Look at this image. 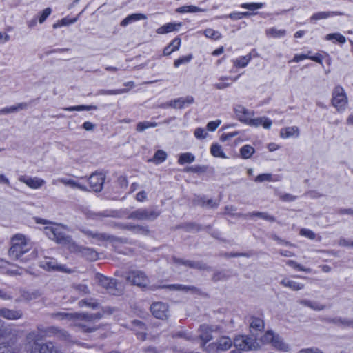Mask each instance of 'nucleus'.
<instances>
[{
  "label": "nucleus",
  "mask_w": 353,
  "mask_h": 353,
  "mask_svg": "<svg viewBox=\"0 0 353 353\" xmlns=\"http://www.w3.org/2000/svg\"><path fill=\"white\" fill-rule=\"evenodd\" d=\"M30 239L22 234H17L11 239V246L8 251L10 258L22 262L34 259L37 256Z\"/></svg>",
  "instance_id": "obj_1"
},
{
  "label": "nucleus",
  "mask_w": 353,
  "mask_h": 353,
  "mask_svg": "<svg viewBox=\"0 0 353 353\" xmlns=\"http://www.w3.org/2000/svg\"><path fill=\"white\" fill-rule=\"evenodd\" d=\"M68 232V228L58 223H50L44 228V233L49 239L62 244L67 250L70 248V243H73Z\"/></svg>",
  "instance_id": "obj_2"
},
{
  "label": "nucleus",
  "mask_w": 353,
  "mask_h": 353,
  "mask_svg": "<svg viewBox=\"0 0 353 353\" xmlns=\"http://www.w3.org/2000/svg\"><path fill=\"white\" fill-rule=\"evenodd\" d=\"M331 103L339 112H343L346 110L348 98L341 85H338L333 88Z\"/></svg>",
  "instance_id": "obj_3"
},
{
  "label": "nucleus",
  "mask_w": 353,
  "mask_h": 353,
  "mask_svg": "<svg viewBox=\"0 0 353 353\" xmlns=\"http://www.w3.org/2000/svg\"><path fill=\"white\" fill-rule=\"evenodd\" d=\"M233 343L236 348L241 350L249 351L260 349V344L257 339L251 336H238L234 339Z\"/></svg>",
  "instance_id": "obj_4"
},
{
  "label": "nucleus",
  "mask_w": 353,
  "mask_h": 353,
  "mask_svg": "<svg viewBox=\"0 0 353 353\" xmlns=\"http://www.w3.org/2000/svg\"><path fill=\"white\" fill-rule=\"evenodd\" d=\"M233 344L232 339L225 336L219 338L215 342L210 343L205 347V352L207 353H219L220 352L227 351Z\"/></svg>",
  "instance_id": "obj_5"
},
{
  "label": "nucleus",
  "mask_w": 353,
  "mask_h": 353,
  "mask_svg": "<svg viewBox=\"0 0 353 353\" xmlns=\"http://www.w3.org/2000/svg\"><path fill=\"white\" fill-rule=\"evenodd\" d=\"M70 252L77 254L89 261H96L99 259V254L94 250L90 248L81 247L75 243H70Z\"/></svg>",
  "instance_id": "obj_6"
},
{
  "label": "nucleus",
  "mask_w": 353,
  "mask_h": 353,
  "mask_svg": "<svg viewBox=\"0 0 353 353\" xmlns=\"http://www.w3.org/2000/svg\"><path fill=\"white\" fill-rule=\"evenodd\" d=\"M126 279L132 284L140 288H145L149 283L148 276L141 270H133L130 272Z\"/></svg>",
  "instance_id": "obj_7"
},
{
  "label": "nucleus",
  "mask_w": 353,
  "mask_h": 353,
  "mask_svg": "<svg viewBox=\"0 0 353 353\" xmlns=\"http://www.w3.org/2000/svg\"><path fill=\"white\" fill-rule=\"evenodd\" d=\"M96 279L99 285L104 288L108 293L113 295H118L121 290L117 287V282L114 279L106 277L102 274H97Z\"/></svg>",
  "instance_id": "obj_8"
},
{
  "label": "nucleus",
  "mask_w": 353,
  "mask_h": 353,
  "mask_svg": "<svg viewBox=\"0 0 353 353\" xmlns=\"http://www.w3.org/2000/svg\"><path fill=\"white\" fill-rule=\"evenodd\" d=\"M234 112L236 119L241 123L248 125L252 117L254 116V112L249 110L242 105H235Z\"/></svg>",
  "instance_id": "obj_9"
},
{
  "label": "nucleus",
  "mask_w": 353,
  "mask_h": 353,
  "mask_svg": "<svg viewBox=\"0 0 353 353\" xmlns=\"http://www.w3.org/2000/svg\"><path fill=\"white\" fill-rule=\"evenodd\" d=\"M214 330L212 327L207 325H201L199 330V339L201 341L200 346L203 351L205 347L208 346V343L212 339V332Z\"/></svg>",
  "instance_id": "obj_10"
},
{
  "label": "nucleus",
  "mask_w": 353,
  "mask_h": 353,
  "mask_svg": "<svg viewBox=\"0 0 353 353\" xmlns=\"http://www.w3.org/2000/svg\"><path fill=\"white\" fill-rule=\"evenodd\" d=\"M159 215V212L142 208L132 212L130 217L138 220H153Z\"/></svg>",
  "instance_id": "obj_11"
},
{
  "label": "nucleus",
  "mask_w": 353,
  "mask_h": 353,
  "mask_svg": "<svg viewBox=\"0 0 353 353\" xmlns=\"http://www.w3.org/2000/svg\"><path fill=\"white\" fill-rule=\"evenodd\" d=\"M40 267L48 271L67 272L65 266L59 264L54 258L46 257L40 262Z\"/></svg>",
  "instance_id": "obj_12"
},
{
  "label": "nucleus",
  "mask_w": 353,
  "mask_h": 353,
  "mask_svg": "<svg viewBox=\"0 0 353 353\" xmlns=\"http://www.w3.org/2000/svg\"><path fill=\"white\" fill-rule=\"evenodd\" d=\"M150 310L156 318L161 319H166L169 313L168 305L162 302L153 303L150 307Z\"/></svg>",
  "instance_id": "obj_13"
},
{
  "label": "nucleus",
  "mask_w": 353,
  "mask_h": 353,
  "mask_svg": "<svg viewBox=\"0 0 353 353\" xmlns=\"http://www.w3.org/2000/svg\"><path fill=\"white\" fill-rule=\"evenodd\" d=\"M87 234L89 236L92 237V243L99 245H103L105 241L114 243L119 240L116 237L109 236L104 233H93L92 232H88Z\"/></svg>",
  "instance_id": "obj_14"
},
{
  "label": "nucleus",
  "mask_w": 353,
  "mask_h": 353,
  "mask_svg": "<svg viewBox=\"0 0 353 353\" xmlns=\"http://www.w3.org/2000/svg\"><path fill=\"white\" fill-rule=\"evenodd\" d=\"M74 317L77 320L83 321L84 323H76V324L79 326H81L83 327L86 328V330L91 332L94 329L88 327L85 324L86 323H89L93 321L96 319H99L101 317V314L99 313L90 314H76Z\"/></svg>",
  "instance_id": "obj_15"
},
{
  "label": "nucleus",
  "mask_w": 353,
  "mask_h": 353,
  "mask_svg": "<svg viewBox=\"0 0 353 353\" xmlns=\"http://www.w3.org/2000/svg\"><path fill=\"white\" fill-rule=\"evenodd\" d=\"M19 180L31 189H39L45 184L43 179L37 176L30 177L21 176L19 178Z\"/></svg>",
  "instance_id": "obj_16"
},
{
  "label": "nucleus",
  "mask_w": 353,
  "mask_h": 353,
  "mask_svg": "<svg viewBox=\"0 0 353 353\" xmlns=\"http://www.w3.org/2000/svg\"><path fill=\"white\" fill-rule=\"evenodd\" d=\"M92 189L95 192L101 191L104 183V176L101 173L92 174L88 179Z\"/></svg>",
  "instance_id": "obj_17"
},
{
  "label": "nucleus",
  "mask_w": 353,
  "mask_h": 353,
  "mask_svg": "<svg viewBox=\"0 0 353 353\" xmlns=\"http://www.w3.org/2000/svg\"><path fill=\"white\" fill-rule=\"evenodd\" d=\"M280 137L283 139L298 138L300 136V130L297 126H288L280 130Z\"/></svg>",
  "instance_id": "obj_18"
},
{
  "label": "nucleus",
  "mask_w": 353,
  "mask_h": 353,
  "mask_svg": "<svg viewBox=\"0 0 353 353\" xmlns=\"http://www.w3.org/2000/svg\"><path fill=\"white\" fill-rule=\"evenodd\" d=\"M272 122L271 119L266 117H259L256 118L252 117L248 125L257 128L262 126L265 129H270Z\"/></svg>",
  "instance_id": "obj_19"
},
{
  "label": "nucleus",
  "mask_w": 353,
  "mask_h": 353,
  "mask_svg": "<svg viewBox=\"0 0 353 353\" xmlns=\"http://www.w3.org/2000/svg\"><path fill=\"white\" fill-rule=\"evenodd\" d=\"M57 182H60L65 185H68L73 189H79L82 191L86 190V187L84 185L81 184L78 181L70 178H59L57 180L52 181V184L56 185Z\"/></svg>",
  "instance_id": "obj_20"
},
{
  "label": "nucleus",
  "mask_w": 353,
  "mask_h": 353,
  "mask_svg": "<svg viewBox=\"0 0 353 353\" xmlns=\"http://www.w3.org/2000/svg\"><path fill=\"white\" fill-rule=\"evenodd\" d=\"M181 23H168L158 28L156 30V32L159 34H164L170 32H175L179 30V29L181 27Z\"/></svg>",
  "instance_id": "obj_21"
},
{
  "label": "nucleus",
  "mask_w": 353,
  "mask_h": 353,
  "mask_svg": "<svg viewBox=\"0 0 353 353\" xmlns=\"http://www.w3.org/2000/svg\"><path fill=\"white\" fill-rule=\"evenodd\" d=\"M310 52H308V54H295L293 59H292V61L294 62H296V63H298V62H300L301 61H303L304 59H310L312 61H314L316 63H319L320 64H322L323 63V57L322 55H321L320 54H316L315 55H310Z\"/></svg>",
  "instance_id": "obj_22"
},
{
  "label": "nucleus",
  "mask_w": 353,
  "mask_h": 353,
  "mask_svg": "<svg viewBox=\"0 0 353 353\" xmlns=\"http://www.w3.org/2000/svg\"><path fill=\"white\" fill-rule=\"evenodd\" d=\"M194 102V98L192 96L180 97L170 102V105L174 108H183Z\"/></svg>",
  "instance_id": "obj_23"
},
{
  "label": "nucleus",
  "mask_w": 353,
  "mask_h": 353,
  "mask_svg": "<svg viewBox=\"0 0 353 353\" xmlns=\"http://www.w3.org/2000/svg\"><path fill=\"white\" fill-rule=\"evenodd\" d=\"M343 15V12H336V11H327V12H319L313 14L310 17L311 21H317L321 19H326L330 17H333L335 16H341Z\"/></svg>",
  "instance_id": "obj_24"
},
{
  "label": "nucleus",
  "mask_w": 353,
  "mask_h": 353,
  "mask_svg": "<svg viewBox=\"0 0 353 353\" xmlns=\"http://www.w3.org/2000/svg\"><path fill=\"white\" fill-rule=\"evenodd\" d=\"M147 19V16L144 14L141 13H134L127 16L124 19H123L120 23L121 26H126L130 23H132L135 21L144 20Z\"/></svg>",
  "instance_id": "obj_25"
},
{
  "label": "nucleus",
  "mask_w": 353,
  "mask_h": 353,
  "mask_svg": "<svg viewBox=\"0 0 353 353\" xmlns=\"http://www.w3.org/2000/svg\"><path fill=\"white\" fill-rule=\"evenodd\" d=\"M181 40L180 38L176 37L174 39L169 45L163 49V55L168 56L172 52L177 51L181 46Z\"/></svg>",
  "instance_id": "obj_26"
},
{
  "label": "nucleus",
  "mask_w": 353,
  "mask_h": 353,
  "mask_svg": "<svg viewBox=\"0 0 353 353\" xmlns=\"http://www.w3.org/2000/svg\"><path fill=\"white\" fill-rule=\"evenodd\" d=\"M239 78V76L233 78L231 77H221L219 80L220 82L214 84V88L218 90H223L232 84V82L236 81Z\"/></svg>",
  "instance_id": "obj_27"
},
{
  "label": "nucleus",
  "mask_w": 353,
  "mask_h": 353,
  "mask_svg": "<svg viewBox=\"0 0 353 353\" xmlns=\"http://www.w3.org/2000/svg\"><path fill=\"white\" fill-rule=\"evenodd\" d=\"M0 316L8 320H14L21 318V314L19 311L1 308L0 309Z\"/></svg>",
  "instance_id": "obj_28"
},
{
  "label": "nucleus",
  "mask_w": 353,
  "mask_h": 353,
  "mask_svg": "<svg viewBox=\"0 0 353 353\" xmlns=\"http://www.w3.org/2000/svg\"><path fill=\"white\" fill-rule=\"evenodd\" d=\"M265 34L268 37L279 39L285 36L286 30L284 29H279L276 27H272L265 30Z\"/></svg>",
  "instance_id": "obj_29"
},
{
  "label": "nucleus",
  "mask_w": 353,
  "mask_h": 353,
  "mask_svg": "<svg viewBox=\"0 0 353 353\" xmlns=\"http://www.w3.org/2000/svg\"><path fill=\"white\" fill-rule=\"evenodd\" d=\"M271 344L279 350L287 352L290 350L289 345L277 334H274V339H272Z\"/></svg>",
  "instance_id": "obj_30"
},
{
  "label": "nucleus",
  "mask_w": 353,
  "mask_h": 353,
  "mask_svg": "<svg viewBox=\"0 0 353 353\" xmlns=\"http://www.w3.org/2000/svg\"><path fill=\"white\" fill-rule=\"evenodd\" d=\"M271 344L279 350L287 352L290 350L289 345L277 334H274V339H272Z\"/></svg>",
  "instance_id": "obj_31"
},
{
  "label": "nucleus",
  "mask_w": 353,
  "mask_h": 353,
  "mask_svg": "<svg viewBox=\"0 0 353 353\" xmlns=\"http://www.w3.org/2000/svg\"><path fill=\"white\" fill-rule=\"evenodd\" d=\"M281 283L285 288H288L292 290L297 291L303 289L304 288V285L303 283L294 281L288 278L283 279Z\"/></svg>",
  "instance_id": "obj_32"
},
{
  "label": "nucleus",
  "mask_w": 353,
  "mask_h": 353,
  "mask_svg": "<svg viewBox=\"0 0 353 353\" xmlns=\"http://www.w3.org/2000/svg\"><path fill=\"white\" fill-rule=\"evenodd\" d=\"M250 332L253 333L254 331H261L264 328L263 321L257 317H251L250 319Z\"/></svg>",
  "instance_id": "obj_33"
},
{
  "label": "nucleus",
  "mask_w": 353,
  "mask_h": 353,
  "mask_svg": "<svg viewBox=\"0 0 353 353\" xmlns=\"http://www.w3.org/2000/svg\"><path fill=\"white\" fill-rule=\"evenodd\" d=\"M251 55L247 54L245 56L239 57L235 59H233L232 63L234 67L243 68L248 65V64L251 61Z\"/></svg>",
  "instance_id": "obj_34"
},
{
  "label": "nucleus",
  "mask_w": 353,
  "mask_h": 353,
  "mask_svg": "<svg viewBox=\"0 0 353 353\" xmlns=\"http://www.w3.org/2000/svg\"><path fill=\"white\" fill-rule=\"evenodd\" d=\"M327 41H332L334 43L344 44L346 42V38L339 32L330 33L325 36Z\"/></svg>",
  "instance_id": "obj_35"
},
{
  "label": "nucleus",
  "mask_w": 353,
  "mask_h": 353,
  "mask_svg": "<svg viewBox=\"0 0 353 353\" xmlns=\"http://www.w3.org/2000/svg\"><path fill=\"white\" fill-rule=\"evenodd\" d=\"M210 153L214 157L227 159L228 157L224 152L221 145L218 143H213L210 147Z\"/></svg>",
  "instance_id": "obj_36"
},
{
  "label": "nucleus",
  "mask_w": 353,
  "mask_h": 353,
  "mask_svg": "<svg viewBox=\"0 0 353 353\" xmlns=\"http://www.w3.org/2000/svg\"><path fill=\"white\" fill-rule=\"evenodd\" d=\"M239 152L242 159H248L254 154L255 149L252 145L246 144L240 148Z\"/></svg>",
  "instance_id": "obj_37"
},
{
  "label": "nucleus",
  "mask_w": 353,
  "mask_h": 353,
  "mask_svg": "<svg viewBox=\"0 0 353 353\" xmlns=\"http://www.w3.org/2000/svg\"><path fill=\"white\" fill-rule=\"evenodd\" d=\"M206 10L203 8H201L196 6H184L179 7L176 9V12L179 13H187V12H205Z\"/></svg>",
  "instance_id": "obj_38"
},
{
  "label": "nucleus",
  "mask_w": 353,
  "mask_h": 353,
  "mask_svg": "<svg viewBox=\"0 0 353 353\" xmlns=\"http://www.w3.org/2000/svg\"><path fill=\"white\" fill-rule=\"evenodd\" d=\"M195 160V157L191 152L181 153L178 159V163L180 165H184L185 163H191Z\"/></svg>",
  "instance_id": "obj_39"
},
{
  "label": "nucleus",
  "mask_w": 353,
  "mask_h": 353,
  "mask_svg": "<svg viewBox=\"0 0 353 353\" xmlns=\"http://www.w3.org/2000/svg\"><path fill=\"white\" fill-rule=\"evenodd\" d=\"M26 107H27V105L26 103H19L17 105L6 107V108H4L0 110V114H6L12 113L14 112H17L20 110H23V109L26 108Z\"/></svg>",
  "instance_id": "obj_40"
},
{
  "label": "nucleus",
  "mask_w": 353,
  "mask_h": 353,
  "mask_svg": "<svg viewBox=\"0 0 353 353\" xmlns=\"http://www.w3.org/2000/svg\"><path fill=\"white\" fill-rule=\"evenodd\" d=\"M274 333L272 331H267L263 336H261L260 339H257L258 342L260 344V348L262 347L263 345L271 343L272 341V339H274Z\"/></svg>",
  "instance_id": "obj_41"
},
{
  "label": "nucleus",
  "mask_w": 353,
  "mask_h": 353,
  "mask_svg": "<svg viewBox=\"0 0 353 353\" xmlns=\"http://www.w3.org/2000/svg\"><path fill=\"white\" fill-rule=\"evenodd\" d=\"M301 303L306 307H308L314 310L319 311L325 308V306L318 302L310 301V300H302Z\"/></svg>",
  "instance_id": "obj_42"
},
{
  "label": "nucleus",
  "mask_w": 353,
  "mask_h": 353,
  "mask_svg": "<svg viewBox=\"0 0 353 353\" xmlns=\"http://www.w3.org/2000/svg\"><path fill=\"white\" fill-rule=\"evenodd\" d=\"M77 21V17L74 19H70L68 17H65L61 19V20L57 21L56 23L53 24L54 28H58L62 26H69L70 24L74 23Z\"/></svg>",
  "instance_id": "obj_43"
},
{
  "label": "nucleus",
  "mask_w": 353,
  "mask_h": 353,
  "mask_svg": "<svg viewBox=\"0 0 353 353\" xmlns=\"http://www.w3.org/2000/svg\"><path fill=\"white\" fill-rule=\"evenodd\" d=\"M65 110H67V111H89V110H97V107L94 106V105H76V106H71V107H68V108H64Z\"/></svg>",
  "instance_id": "obj_44"
},
{
  "label": "nucleus",
  "mask_w": 353,
  "mask_h": 353,
  "mask_svg": "<svg viewBox=\"0 0 353 353\" xmlns=\"http://www.w3.org/2000/svg\"><path fill=\"white\" fill-rule=\"evenodd\" d=\"M203 34L205 36L209 39H212L213 40H219L221 38V34L216 30H214L212 28H208L203 31Z\"/></svg>",
  "instance_id": "obj_45"
},
{
  "label": "nucleus",
  "mask_w": 353,
  "mask_h": 353,
  "mask_svg": "<svg viewBox=\"0 0 353 353\" xmlns=\"http://www.w3.org/2000/svg\"><path fill=\"white\" fill-rule=\"evenodd\" d=\"M265 6L264 3H243L240 7L249 10H256L263 8Z\"/></svg>",
  "instance_id": "obj_46"
},
{
  "label": "nucleus",
  "mask_w": 353,
  "mask_h": 353,
  "mask_svg": "<svg viewBox=\"0 0 353 353\" xmlns=\"http://www.w3.org/2000/svg\"><path fill=\"white\" fill-rule=\"evenodd\" d=\"M167 158V154L163 150H159L156 152L153 157V161L157 164L161 163L165 161Z\"/></svg>",
  "instance_id": "obj_47"
},
{
  "label": "nucleus",
  "mask_w": 353,
  "mask_h": 353,
  "mask_svg": "<svg viewBox=\"0 0 353 353\" xmlns=\"http://www.w3.org/2000/svg\"><path fill=\"white\" fill-rule=\"evenodd\" d=\"M39 353H57L52 343H46L41 346Z\"/></svg>",
  "instance_id": "obj_48"
},
{
  "label": "nucleus",
  "mask_w": 353,
  "mask_h": 353,
  "mask_svg": "<svg viewBox=\"0 0 353 353\" xmlns=\"http://www.w3.org/2000/svg\"><path fill=\"white\" fill-rule=\"evenodd\" d=\"M271 174L265 173L259 174L255 179L254 181L256 183H262L265 181H275Z\"/></svg>",
  "instance_id": "obj_49"
},
{
  "label": "nucleus",
  "mask_w": 353,
  "mask_h": 353,
  "mask_svg": "<svg viewBox=\"0 0 353 353\" xmlns=\"http://www.w3.org/2000/svg\"><path fill=\"white\" fill-rule=\"evenodd\" d=\"M286 264L288 265H289V266H290V267H292V268L299 270V271H303V272H311V269L304 268L301 265H300L298 263H296L295 261L288 260L286 262Z\"/></svg>",
  "instance_id": "obj_50"
},
{
  "label": "nucleus",
  "mask_w": 353,
  "mask_h": 353,
  "mask_svg": "<svg viewBox=\"0 0 353 353\" xmlns=\"http://www.w3.org/2000/svg\"><path fill=\"white\" fill-rule=\"evenodd\" d=\"M192 59V56L191 54L187 56H183L176 59L174 62V66L175 68H179L181 65L189 63Z\"/></svg>",
  "instance_id": "obj_51"
},
{
  "label": "nucleus",
  "mask_w": 353,
  "mask_h": 353,
  "mask_svg": "<svg viewBox=\"0 0 353 353\" xmlns=\"http://www.w3.org/2000/svg\"><path fill=\"white\" fill-rule=\"evenodd\" d=\"M157 126L156 123H152L149 121H143L140 122L137 125V130L139 132H142L145 129H148L149 128H154Z\"/></svg>",
  "instance_id": "obj_52"
},
{
  "label": "nucleus",
  "mask_w": 353,
  "mask_h": 353,
  "mask_svg": "<svg viewBox=\"0 0 353 353\" xmlns=\"http://www.w3.org/2000/svg\"><path fill=\"white\" fill-rule=\"evenodd\" d=\"M0 353H17V352L13 347L2 343L0 344Z\"/></svg>",
  "instance_id": "obj_53"
},
{
  "label": "nucleus",
  "mask_w": 353,
  "mask_h": 353,
  "mask_svg": "<svg viewBox=\"0 0 353 353\" xmlns=\"http://www.w3.org/2000/svg\"><path fill=\"white\" fill-rule=\"evenodd\" d=\"M300 235L305 236L309 239H314L316 237V234L313 231L309 229L303 228L300 230Z\"/></svg>",
  "instance_id": "obj_54"
},
{
  "label": "nucleus",
  "mask_w": 353,
  "mask_h": 353,
  "mask_svg": "<svg viewBox=\"0 0 353 353\" xmlns=\"http://www.w3.org/2000/svg\"><path fill=\"white\" fill-rule=\"evenodd\" d=\"M128 92L127 88L117 89V90H108L103 92V94L108 95H117L124 94Z\"/></svg>",
  "instance_id": "obj_55"
},
{
  "label": "nucleus",
  "mask_w": 353,
  "mask_h": 353,
  "mask_svg": "<svg viewBox=\"0 0 353 353\" xmlns=\"http://www.w3.org/2000/svg\"><path fill=\"white\" fill-rule=\"evenodd\" d=\"M194 134L196 139H202L207 137L208 133L204 128H198L195 130Z\"/></svg>",
  "instance_id": "obj_56"
},
{
  "label": "nucleus",
  "mask_w": 353,
  "mask_h": 353,
  "mask_svg": "<svg viewBox=\"0 0 353 353\" xmlns=\"http://www.w3.org/2000/svg\"><path fill=\"white\" fill-rule=\"evenodd\" d=\"M228 17L232 20H239L241 19L240 12H234L228 15L217 16L216 17V19H225Z\"/></svg>",
  "instance_id": "obj_57"
},
{
  "label": "nucleus",
  "mask_w": 353,
  "mask_h": 353,
  "mask_svg": "<svg viewBox=\"0 0 353 353\" xmlns=\"http://www.w3.org/2000/svg\"><path fill=\"white\" fill-rule=\"evenodd\" d=\"M221 123V121L219 119L210 121L207 124V129L208 131L214 132L220 125Z\"/></svg>",
  "instance_id": "obj_58"
},
{
  "label": "nucleus",
  "mask_w": 353,
  "mask_h": 353,
  "mask_svg": "<svg viewBox=\"0 0 353 353\" xmlns=\"http://www.w3.org/2000/svg\"><path fill=\"white\" fill-rule=\"evenodd\" d=\"M52 10L50 8H47L44 9L39 17V22L40 23H43L45 20L48 17V16L51 14Z\"/></svg>",
  "instance_id": "obj_59"
},
{
  "label": "nucleus",
  "mask_w": 353,
  "mask_h": 353,
  "mask_svg": "<svg viewBox=\"0 0 353 353\" xmlns=\"http://www.w3.org/2000/svg\"><path fill=\"white\" fill-rule=\"evenodd\" d=\"M248 216H256L261 219L268 220L270 221H272L274 220L273 217L270 216V215H268V214L264 213V212H252V213L249 214Z\"/></svg>",
  "instance_id": "obj_60"
},
{
  "label": "nucleus",
  "mask_w": 353,
  "mask_h": 353,
  "mask_svg": "<svg viewBox=\"0 0 353 353\" xmlns=\"http://www.w3.org/2000/svg\"><path fill=\"white\" fill-rule=\"evenodd\" d=\"M239 134V132H238V131L223 134L221 137V140L222 141H228V140L231 139L232 138L237 136Z\"/></svg>",
  "instance_id": "obj_61"
},
{
  "label": "nucleus",
  "mask_w": 353,
  "mask_h": 353,
  "mask_svg": "<svg viewBox=\"0 0 353 353\" xmlns=\"http://www.w3.org/2000/svg\"><path fill=\"white\" fill-rule=\"evenodd\" d=\"M147 198L146 192L145 191H141L138 192L136 195V199L138 201L143 202Z\"/></svg>",
  "instance_id": "obj_62"
},
{
  "label": "nucleus",
  "mask_w": 353,
  "mask_h": 353,
  "mask_svg": "<svg viewBox=\"0 0 353 353\" xmlns=\"http://www.w3.org/2000/svg\"><path fill=\"white\" fill-rule=\"evenodd\" d=\"M83 128L87 131H91L94 130V125L90 121H85L83 123Z\"/></svg>",
  "instance_id": "obj_63"
},
{
  "label": "nucleus",
  "mask_w": 353,
  "mask_h": 353,
  "mask_svg": "<svg viewBox=\"0 0 353 353\" xmlns=\"http://www.w3.org/2000/svg\"><path fill=\"white\" fill-rule=\"evenodd\" d=\"M300 353H323L320 350L317 348H308L304 349L300 351Z\"/></svg>",
  "instance_id": "obj_64"
}]
</instances>
